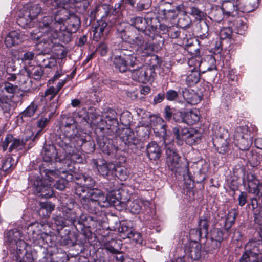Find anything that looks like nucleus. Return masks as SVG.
Instances as JSON below:
<instances>
[{"instance_id":"1","label":"nucleus","mask_w":262,"mask_h":262,"mask_svg":"<svg viewBox=\"0 0 262 262\" xmlns=\"http://www.w3.org/2000/svg\"><path fill=\"white\" fill-rule=\"evenodd\" d=\"M66 19L65 17H59L58 11L54 19L51 16L43 17L37 24L38 29L30 33V38L40 42L53 43L59 37L58 30H60L61 24Z\"/></svg>"},{"instance_id":"2","label":"nucleus","mask_w":262,"mask_h":262,"mask_svg":"<svg viewBox=\"0 0 262 262\" xmlns=\"http://www.w3.org/2000/svg\"><path fill=\"white\" fill-rule=\"evenodd\" d=\"M120 29L117 28V31L120 37L125 42L137 47L138 50L152 51L154 49L152 41L155 38L156 32H138L135 33L133 31Z\"/></svg>"},{"instance_id":"3","label":"nucleus","mask_w":262,"mask_h":262,"mask_svg":"<svg viewBox=\"0 0 262 262\" xmlns=\"http://www.w3.org/2000/svg\"><path fill=\"white\" fill-rule=\"evenodd\" d=\"M39 170L44 181L39 178L31 179L30 181H33L34 191L39 196L50 198L53 195L52 183L55 179L58 178L61 171L56 169H45L44 167H40Z\"/></svg>"},{"instance_id":"4","label":"nucleus","mask_w":262,"mask_h":262,"mask_svg":"<svg viewBox=\"0 0 262 262\" xmlns=\"http://www.w3.org/2000/svg\"><path fill=\"white\" fill-rule=\"evenodd\" d=\"M21 237V233L16 229L5 232L4 243L9 248L13 259H18L20 254L25 250L26 243Z\"/></svg>"},{"instance_id":"5","label":"nucleus","mask_w":262,"mask_h":262,"mask_svg":"<svg viewBox=\"0 0 262 262\" xmlns=\"http://www.w3.org/2000/svg\"><path fill=\"white\" fill-rule=\"evenodd\" d=\"M107 197L103 192L98 189H91L83 206L91 213H96L99 207H108V203L106 201Z\"/></svg>"},{"instance_id":"6","label":"nucleus","mask_w":262,"mask_h":262,"mask_svg":"<svg viewBox=\"0 0 262 262\" xmlns=\"http://www.w3.org/2000/svg\"><path fill=\"white\" fill-rule=\"evenodd\" d=\"M240 262H262V242L251 240L245 246Z\"/></svg>"},{"instance_id":"7","label":"nucleus","mask_w":262,"mask_h":262,"mask_svg":"<svg viewBox=\"0 0 262 262\" xmlns=\"http://www.w3.org/2000/svg\"><path fill=\"white\" fill-rule=\"evenodd\" d=\"M158 19L156 18L145 19L142 17L136 16L131 18L129 20V25L123 30H128L134 32L136 29L138 32H157V25L153 23H157ZM122 29V28H120Z\"/></svg>"},{"instance_id":"8","label":"nucleus","mask_w":262,"mask_h":262,"mask_svg":"<svg viewBox=\"0 0 262 262\" xmlns=\"http://www.w3.org/2000/svg\"><path fill=\"white\" fill-rule=\"evenodd\" d=\"M165 149L166 163L169 169L177 172L181 165L180 156L171 143H165Z\"/></svg>"},{"instance_id":"9","label":"nucleus","mask_w":262,"mask_h":262,"mask_svg":"<svg viewBox=\"0 0 262 262\" xmlns=\"http://www.w3.org/2000/svg\"><path fill=\"white\" fill-rule=\"evenodd\" d=\"M214 134V137L212 139L214 146L219 153H226L229 150L230 144L227 132L223 128H219L217 132L215 131Z\"/></svg>"},{"instance_id":"10","label":"nucleus","mask_w":262,"mask_h":262,"mask_svg":"<svg viewBox=\"0 0 262 262\" xmlns=\"http://www.w3.org/2000/svg\"><path fill=\"white\" fill-rule=\"evenodd\" d=\"M246 126H239L236 128L234 135L235 144L241 150L247 151L252 144V140L247 133Z\"/></svg>"},{"instance_id":"11","label":"nucleus","mask_w":262,"mask_h":262,"mask_svg":"<svg viewBox=\"0 0 262 262\" xmlns=\"http://www.w3.org/2000/svg\"><path fill=\"white\" fill-rule=\"evenodd\" d=\"M137 68L130 70L132 79L141 83H145L150 80L151 76L154 72L153 70L148 66H139Z\"/></svg>"},{"instance_id":"12","label":"nucleus","mask_w":262,"mask_h":262,"mask_svg":"<svg viewBox=\"0 0 262 262\" xmlns=\"http://www.w3.org/2000/svg\"><path fill=\"white\" fill-rule=\"evenodd\" d=\"M60 129L62 133V134L72 138L74 142L76 141V137L80 136L77 134V123L73 117H70L63 119L61 121Z\"/></svg>"},{"instance_id":"13","label":"nucleus","mask_w":262,"mask_h":262,"mask_svg":"<svg viewBox=\"0 0 262 262\" xmlns=\"http://www.w3.org/2000/svg\"><path fill=\"white\" fill-rule=\"evenodd\" d=\"M26 141L20 140L15 138L12 135L8 134L2 141L1 146L3 151H6L8 148L11 152L13 150L21 149L25 145Z\"/></svg>"},{"instance_id":"14","label":"nucleus","mask_w":262,"mask_h":262,"mask_svg":"<svg viewBox=\"0 0 262 262\" xmlns=\"http://www.w3.org/2000/svg\"><path fill=\"white\" fill-rule=\"evenodd\" d=\"M59 17H65L67 19L64 21L68 20L66 29L71 33H75L80 26V18L74 14H70L67 9H61L58 11Z\"/></svg>"},{"instance_id":"15","label":"nucleus","mask_w":262,"mask_h":262,"mask_svg":"<svg viewBox=\"0 0 262 262\" xmlns=\"http://www.w3.org/2000/svg\"><path fill=\"white\" fill-rule=\"evenodd\" d=\"M121 138L125 144L135 153H137L143 148V144L140 140L130 130H126Z\"/></svg>"},{"instance_id":"16","label":"nucleus","mask_w":262,"mask_h":262,"mask_svg":"<svg viewBox=\"0 0 262 262\" xmlns=\"http://www.w3.org/2000/svg\"><path fill=\"white\" fill-rule=\"evenodd\" d=\"M196 239H198L191 241L185 250L186 254L193 260H199L205 254L201 244Z\"/></svg>"},{"instance_id":"17","label":"nucleus","mask_w":262,"mask_h":262,"mask_svg":"<svg viewBox=\"0 0 262 262\" xmlns=\"http://www.w3.org/2000/svg\"><path fill=\"white\" fill-rule=\"evenodd\" d=\"M124 192L117 191L111 192L107 197L106 201L108 203V207L113 206L118 210H121L126 207V200L123 198L122 195Z\"/></svg>"},{"instance_id":"18","label":"nucleus","mask_w":262,"mask_h":262,"mask_svg":"<svg viewBox=\"0 0 262 262\" xmlns=\"http://www.w3.org/2000/svg\"><path fill=\"white\" fill-rule=\"evenodd\" d=\"M210 220V217L208 215L201 216L199 220V229L192 230L191 235H195L199 241L203 237L206 238L208 235Z\"/></svg>"},{"instance_id":"19","label":"nucleus","mask_w":262,"mask_h":262,"mask_svg":"<svg viewBox=\"0 0 262 262\" xmlns=\"http://www.w3.org/2000/svg\"><path fill=\"white\" fill-rule=\"evenodd\" d=\"M93 163L96 166L98 172L103 177L108 178L112 176L115 165L112 163H107L102 159H96L93 160Z\"/></svg>"},{"instance_id":"20","label":"nucleus","mask_w":262,"mask_h":262,"mask_svg":"<svg viewBox=\"0 0 262 262\" xmlns=\"http://www.w3.org/2000/svg\"><path fill=\"white\" fill-rule=\"evenodd\" d=\"M249 190L258 197H262V182L260 183L255 175L250 172L247 173L246 177Z\"/></svg>"},{"instance_id":"21","label":"nucleus","mask_w":262,"mask_h":262,"mask_svg":"<svg viewBox=\"0 0 262 262\" xmlns=\"http://www.w3.org/2000/svg\"><path fill=\"white\" fill-rule=\"evenodd\" d=\"M13 97V96H8L4 94L0 96V107L6 117H10L16 106L15 102L12 100Z\"/></svg>"},{"instance_id":"22","label":"nucleus","mask_w":262,"mask_h":262,"mask_svg":"<svg viewBox=\"0 0 262 262\" xmlns=\"http://www.w3.org/2000/svg\"><path fill=\"white\" fill-rule=\"evenodd\" d=\"M68 77L69 76L66 75V77L65 78L61 79L58 82L56 86H51L48 88L45 91L44 94L41 96V101H43V98H44L46 101L52 100L56 97L58 92L67 82Z\"/></svg>"},{"instance_id":"23","label":"nucleus","mask_w":262,"mask_h":262,"mask_svg":"<svg viewBox=\"0 0 262 262\" xmlns=\"http://www.w3.org/2000/svg\"><path fill=\"white\" fill-rule=\"evenodd\" d=\"M222 7L225 15L228 17L239 15L237 1H225L222 3Z\"/></svg>"},{"instance_id":"24","label":"nucleus","mask_w":262,"mask_h":262,"mask_svg":"<svg viewBox=\"0 0 262 262\" xmlns=\"http://www.w3.org/2000/svg\"><path fill=\"white\" fill-rule=\"evenodd\" d=\"M146 154L150 160L156 161L159 159L161 155V150L156 142L151 141L146 145Z\"/></svg>"},{"instance_id":"25","label":"nucleus","mask_w":262,"mask_h":262,"mask_svg":"<svg viewBox=\"0 0 262 262\" xmlns=\"http://www.w3.org/2000/svg\"><path fill=\"white\" fill-rule=\"evenodd\" d=\"M113 64L115 69L121 73H125L130 70L131 66L129 61L122 55H116L112 59Z\"/></svg>"},{"instance_id":"26","label":"nucleus","mask_w":262,"mask_h":262,"mask_svg":"<svg viewBox=\"0 0 262 262\" xmlns=\"http://www.w3.org/2000/svg\"><path fill=\"white\" fill-rule=\"evenodd\" d=\"M56 143L67 153H70L72 145L76 147V145H75V142H74V139L67 137V136L62 134H60L59 136L56 139Z\"/></svg>"},{"instance_id":"27","label":"nucleus","mask_w":262,"mask_h":262,"mask_svg":"<svg viewBox=\"0 0 262 262\" xmlns=\"http://www.w3.org/2000/svg\"><path fill=\"white\" fill-rule=\"evenodd\" d=\"M189 129L187 127H182L180 125H177L173 127L172 135L174 138L177 144L179 145H182L186 136L188 134Z\"/></svg>"},{"instance_id":"28","label":"nucleus","mask_w":262,"mask_h":262,"mask_svg":"<svg viewBox=\"0 0 262 262\" xmlns=\"http://www.w3.org/2000/svg\"><path fill=\"white\" fill-rule=\"evenodd\" d=\"M23 40V35L17 31H13L9 32L6 36L5 43L7 47L11 48L14 46L19 45Z\"/></svg>"},{"instance_id":"29","label":"nucleus","mask_w":262,"mask_h":262,"mask_svg":"<svg viewBox=\"0 0 262 262\" xmlns=\"http://www.w3.org/2000/svg\"><path fill=\"white\" fill-rule=\"evenodd\" d=\"M221 246V244L210 238H206V241L203 243V251L205 254H214L217 253Z\"/></svg>"},{"instance_id":"30","label":"nucleus","mask_w":262,"mask_h":262,"mask_svg":"<svg viewBox=\"0 0 262 262\" xmlns=\"http://www.w3.org/2000/svg\"><path fill=\"white\" fill-rule=\"evenodd\" d=\"M76 147H81L83 150L86 153H90L95 150V144L92 141H87L82 136L76 138Z\"/></svg>"},{"instance_id":"31","label":"nucleus","mask_w":262,"mask_h":262,"mask_svg":"<svg viewBox=\"0 0 262 262\" xmlns=\"http://www.w3.org/2000/svg\"><path fill=\"white\" fill-rule=\"evenodd\" d=\"M108 31L107 23L102 20L98 21L93 30L94 39L98 40L103 37L104 34H106Z\"/></svg>"},{"instance_id":"32","label":"nucleus","mask_w":262,"mask_h":262,"mask_svg":"<svg viewBox=\"0 0 262 262\" xmlns=\"http://www.w3.org/2000/svg\"><path fill=\"white\" fill-rule=\"evenodd\" d=\"M183 122L189 125H193L200 120V113L197 110L184 111Z\"/></svg>"},{"instance_id":"33","label":"nucleus","mask_w":262,"mask_h":262,"mask_svg":"<svg viewBox=\"0 0 262 262\" xmlns=\"http://www.w3.org/2000/svg\"><path fill=\"white\" fill-rule=\"evenodd\" d=\"M182 96L184 99L189 103L191 104H196L200 102L202 97L198 93L193 91H190L187 89H184L182 91Z\"/></svg>"},{"instance_id":"34","label":"nucleus","mask_w":262,"mask_h":262,"mask_svg":"<svg viewBox=\"0 0 262 262\" xmlns=\"http://www.w3.org/2000/svg\"><path fill=\"white\" fill-rule=\"evenodd\" d=\"M181 6L177 7H172V8H164L160 9V14L163 16V18L167 20L174 19L178 15V11L181 10Z\"/></svg>"},{"instance_id":"35","label":"nucleus","mask_w":262,"mask_h":262,"mask_svg":"<svg viewBox=\"0 0 262 262\" xmlns=\"http://www.w3.org/2000/svg\"><path fill=\"white\" fill-rule=\"evenodd\" d=\"M238 214V211L236 208H233L230 210L225 220L224 221L223 228L226 231L228 232L232 226L234 224L235 219Z\"/></svg>"},{"instance_id":"36","label":"nucleus","mask_w":262,"mask_h":262,"mask_svg":"<svg viewBox=\"0 0 262 262\" xmlns=\"http://www.w3.org/2000/svg\"><path fill=\"white\" fill-rule=\"evenodd\" d=\"M126 207L130 210V212L133 214H138L140 212L142 206L145 203L140 199L135 200H128L126 201Z\"/></svg>"},{"instance_id":"37","label":"nucleus","mask_w":262,"mask_h":262,"mask_svg":"<svg viewBox=\"0 0 262 262\" xmlns=\"http://www.w3.org/2000/svg\"><path fill=\"white\" fill-rule=\"evenodd\" d=\"M121 55L129 61V63L132 68L138 66L140 63L139 60L137 59L136 56L134 54L133 51L131 50L122 49Z\"/></svg>"},{"instance_id":"38","label":"nucleus","mask_w":262,"mask_h":262,"mask_svg":"<svg viewBox=\"0 0 262 262\" xmlns=\"http://www.w3.org/2000/svg\"><path fill=\"white\" fill-rule=\"evenodd\" d=\"M91 189L88 188L85 186L77 185L75 187V193L77 197L81 198L80 203L83 206V203L86 201L89 191Z\"/></svg>"},{"instance_id":"39","label":"nucleus","mask_w":262,"mask_h":262,"mask_svg":"<svg viewBox=\"0 0 262 262\" xmlns=\"http://www.w3.org/2000/svg\"><path fill=\"white\" fill-rule=\"evenodd\" d=\"M118 231L120 236L123 239L133 238L135 234H136V233L132 228H130L124 224L121 225L120 227L118 228Z\"/></svg>"},{"instance_id":"40","label":"nucleus","mask_w":262,"mask_h":262,"mask_svg":"<svg viewBox=\"0 0 262 262\" xmlns=\"http://www.w3.org/2000/svg\"><path fill=\"white\" fill-rule=\"evenodd\" d=\"M59 97L57 98L55 97L52 100H45L44 98H43L42 101L47 102V104L45 108L46 113L49 112L48 115L50 117H52L54 114L55 113L56 110L59 106V103L58 102V99Z\"/></svg>"},{"instance_id":"41","label":"nucleus","mask_w":262,"mask_h":262,"mask_svg":"<svg viewBox=\"0 0 262 262\" xmlns=\"http://www.w3.org/2000/svg\"><path fill=\"white\" fill-rule=\"evenodd\" d=\"M43 155V160L47 164L52 162L53 158H55L57 155L56 149L54 146H46L44 149Z\"/></svg>"},{"instance_id":"42","label":"nucleus","mask_w":262,"mask_h":262,"mask_svg":"<svg viewBox=\"0 0 262 262\" xmlns=\"http://www.w3.org/2000/svg\"><path fill=\"white\" fill-rule=\"evenodd\" d=\"M34 20L32 17L26 16L24 11L22 15L17 19V23L22 28H31L34 26Z\"/></svg>"},{"instance_id":"43","label":"nucleus","mask_w":262,"mask_h":262,"mask_svg":"<svg viewBox=\"0 0 262 262\" xmlns=\"http://www.w3.org/2000/svg\"><path fill=\"white\" fill-rule=\"evenodd\" d=\"M27 75L35 80H39L43 74V70L42 67L36 66L32 67L31 69H25Z\"/></svg>"},{"instance_id":"44","label":"nucleus","mask_w":262,"mask_h":262,"mask_svg":"<svg viewBox=\"0 0 262 262\" xmlns=\"http://www.w3.org/2000/svg\"><path fill=\"white\" fill-rule=\"evenodd\" d=\"M234 26L237 34H244L248 27L246 18H237L234 21Z\"/></svg>"},{"instance_id":"45","label":"nucleus","mask_w":262,"mask_h":262,"mask_svg":"<svg viewBox=\"0 0 262 262\" xmlns=\"http://www.w3.org/2000/svg\"><path fill=\"white\" fill-rule=\"evenodd\" d=\"M191 73L186 78V84L189 86H192L198 83L200 80V72L190 71Z\"/></svg>"},{"instance_id":"46","label":"nucleus","mask_w":262,"mask_h":262,"mask_svg":"<svg viewBox=\"0 0 262 262\" xmlns=\"http://www.w3.org/2000/svg\"><path fill=\"white\" fill-rule=\"evenodd\" d=\"M184 141L187 144L192 145L198 143L201 140V136L195 131L188 130V134L186 136Z\"/></svg>"},{"instance_id":"47","label":"nucleus","mask_w":262,"mask_h":262,"mask_svg":"<svg viewBox=\"0 0 262 262\" xmlns=\"http://www.w3.org/2000/svg\"><path fill=\"white\" fill-rule=\"evenodd\" d=\"M42 225L38 222L30 224L27 227V232L32 236V238H37L35 235H38L41 231Z\"/></svg>"},{"instance_id":"48","label":"nucleus","mask_w":262,"mask_h":262,"mask_svg":"<svg viewBox=\"0 0 262 262\" xmlns=\"http://www.w3.org/2000/svg\"><path fill=\"white\" fill-rule=\"evenodd\" d=\"M25 12L26 16H31L35 19L41 12V7L38 4L30 5Z\"/></svg>"},{"instance_id":"49","label":"nucleus","mask_w":262,"mask_h":262,"mask_svg":"<svg viewBox=\"0 0 262 262\" xmlns=\"http://www.w3.org/2000/svg\"><path fill=\"white\" fill-rule=\"evenodd\" d=\"M202 63V58L200 56L192 57L188 61V64L190 71L201 72L200 67Z\"/></svg>"},{"instance_id":"50","label":"nucleus","mask_w":262,"mask_h":262,"mask_svg":"<svg viewBox=\"0 0 262 262\" xmlns=\"http://www.w3.org/2000/svg\"><path fill=\"white\" fill-rule=\"evenodd\" d=\"M37 111V104L33 102L23 112L21 113V117H32L36 114Z\"/></svg>"},{"instance_id":"51","label":"nucleus","mask_w":262,"mask_h":262,"mask_svg":"<svg viewBox=\"0 0 262 262\" xmlns=\"http://www.w3.org/2000/svg\"><path fill=\"white\" fill-rule=\"evenodd\" d=\"M247 158L250 165L253 167L260 164L261 157L256 152L248 151L247 152Z\"/></svg>"},{"instance_id":"52","label":"nucleus","mask_w":262,"mask_h":262,"mask_svg":"<svg viewBox=\"0 0 262 262\" xmlns=\"http://www.w3.org/2000/svg\"><path fill=\"white\" fill-rule=\"evenodd\" d=\"M113 171L112 176L117 177L121 181L125 180L128 177L127 169L123 166L115 165Z\"/></svg>"},{"instance_id":"53","label":"nucleus","mask_w":262,"mask_h":262,"mask_svg":"<svg viewBox=\"0 0 262 262\" xmlns=\"http://www.w3.org/2000/svg\"><path fill=\"white\" fill-rule=\"evenodd\" d=\"M55 207V205L50 202H46L40 203V208L39 213L40 214L42 212L44 216H49L51 211H52Z\"/></svg>"},{"instance_id":"54","label":"nucleus","mask_w":262,"mask_h":262,"mask_svg":"<svg viewBox=\"0 0 262 262\" xmlns=\"http://www.w3.org/2000/svg\"><path fill=\"white\" fill-rule=\"evenodd\" d=\"M15 165L16 162L12 157H7L2 160V167L4 171L12 170Z\"/></svg>"},{"instance_id":"55","label":"nucleus","mask_w":262,"mask_h":262,"mask_svg":"<svg viewBox=\"0 0 262 262\" xmlns=\"http://www.w3.org/2000/svg\"><path fill=\"white\" fill-rule=\"evenodd\" d=\"M51 117L48 115V117H41L38 121H37L36 125L40 129L38 130L35 136V138L39 136L42 132V130L46 127L49 123Z\"/></svg>"},{"instance_id":"56","label":"nucleus","mask_w":262,"mask_h":262,"mask_svg":"<svg viewBox=\"0 0 262 262\" xmlns=\"http://www.w3.org/2000/svg\"><path fill=\"white\" fill-rule=\"evenodd\" d=\"M62 213L64 218L65 220H66V221H70L71 223L75 225H76L77 216L75 211L70 209L66 208L63 210Z\"/></svg>"},{"instance_id":"57","label":"nucleus","mask_w":262,"mask_h":262,"mask_svg":"<svg viewBox=\"0 0 262 262\" xmlns=\"http://www.w3.org/2000/svg\"><path fill=\"white\" fill-rule=\"evenodd\" d=\"M210 238L222 244L223 241V233L220 228H214L211 231Z\"/></svg>"},{"instance_id":"58","label":"nucleus","mask_w":262,"mask_h":262,"mask_svg":"<svg viewBox=\"0 0 262 262\" xmlns=\"http://www.w3.org/2000/svg\"><path fill=\"white\" fill-rule=\"evenodd\" d=\"M199 34L202 39L207 38L209 36V25L205 20H201L200 23Z\"/></svg>"},{"instance_id":"59","label":"nucleus","mask_w":262,"mask_h":262,"mask_svg":"<svg viewBox=\"0 0 262 262\" xmlns=\"http://www.w3.org/2000/svg\"><path fill=\"white\" fill-rule=\"evenodd\" d=\"M151 4V0H136L135 7H132L137 11H141L148 9Z\"/></svg>"},{"instance_id":"60","label":"nucleus","mask_w":262,"mask_h":262,"mask_svg":"<svg viewBox=\"0 0 262 262\" xmlns=\"http://www.w3.org/2000/svg\"><path fill=\"white\" fill-rule=\"evenodd\" d=\"M3 84V89L7 93L13 95L19 91V88L16 84H13L8 81L5 82Z\"/></svg>"},{"instance_id":"61","label":"nucleus","mask_w":262,"mask_h":262,"mask_svg":"<svg viewBox=\"0 0 262 262\" xmlns=\"http://www.w3.org/2000/svg\"><path fill=\"white\" fill-rule=\"evenodd\" d=\"M190 9L189 14L193 16L196 19L201 20L205 16V13L196 7H191L190 8Z\"/></svg>"},{"instance_id":"62","label":"nucleus","mask_w":262,"mask_h":262,"mask_svg":"<svg viewBox=\"0 0 262 262\" xmlns=\"http://www.w3.org/2000/svg\"><path fill=\"white\" fill-rule=\"evenodd\" d=\"M58 32L59 34V36L57 38V39L59 38L60 40L66 43H68L71 41L72 38V34L73 33L70 32V31L67 30V29H66L62 31H59V30H58Z\"/></svg>"},{"instance_id":"63","label":"nucleus","mask_w":262,"mask_h":262,"mask_svg":"<svg viewBox=\"0 0 262 262\" xmlns=\"http://www.w3.org/2000/svg\"><path fill=\"white\" fill-rule=\"evenodd\" d=\"M92 221V217L85 214H82L80 216H77L76 224L82 225L84 227L87 226L90 222Z\"/></svg>"},{"instance_id":"64","label":"nucleus","mask_w":262,"mask_h":262,"mask_svg":"<svg viewBox=\"0 0 262 262\" xmlns=\"http://www.w3.org/2000/svg\"><path fill=\"white\" fill-rule=\"evenodd\" d=\"M167 33L169 36L172 39L181 38H184L183 35H181L180 29L177 27L169 28L167 30Z\"/></svg>"}]
</instances>
